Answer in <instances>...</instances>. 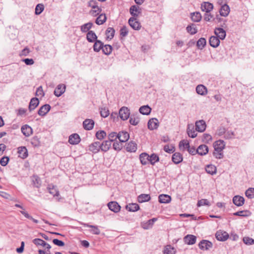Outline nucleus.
I'll use <instances>...</instances> for the list:
<instances>
[{"mask_svg":"<svg viewBox=\"0 0 254 254\" xmlns=\"http://www.w3.org/2000/svg\"><path fill=\"white\" fill-rule=\"evenodd\" d=\"M39 101L37 98L34 97L31 99L29 105V110L31 111L34 110L39 105Z\"/></svg>","mask_w":254,"mask_h":254,"instance_id":"obj_28","label":"nucleus"},{"mask_svg":"<svg viewBox=\"0 0 254 254\" xmlns=\"http://www.w3.org/2000/svg\"><path fill=\"white\" fill-rule=\"evenodd\" d=\"M30 142L34 147H37L40 145V141L37 136H34L31 139Z\"/></svg>","mask_w":254,"mask_h":254,"instance_id":"obj_63","label":"nucleus"},{"mask_svg":"<svg viewBox=\"0 0 254 254\" xmlns=\"http://www.w3.org/2000/svg\"><path fill=\"white\" fill-rule=\"evenodd\" d=\"M106 136V133L104 130H99L96 133V137L99 140L103 139Z\"/></svg>","mask_w":254,"mask_h":254,"instance_id":"obj_61","label":"nucleus"},{"mask_svg":"<svg viewBox=\"0 0 254 254\" xmlns=\"http://www.w3.org/2000/svg\"><path fill=\"white\" fill-rule=\"evenodd\" d=\"M44 9V5L42 3L38 4L35 7V13L36 15L40 14Z\"/></svg>","mask_w":254,"mask_h":254,"instance_id":"obj_54","label":"nucleus"},{"mask_svg":"<svg viewBox=\"0 0 254 254\" xmlns=\"http://www.w3.org/2000/svg\"><path fill=\"white\" fill-rule=\"evenodd\" d=\"M115 31L113 28L109 27L106 31V35L107 39L111 40L113 38Z\"/></svg>","mask_w":254,"mask_h":254,"instance_id":"obj_40","label":"nucleus"},{"mask_svg":"<svg viewBox=\"0 0 254 254\" xmlns=\"http://www.w3.org/2000/svg\"><path fill=\"white\" fill-rule=\"evenodd\" d=\"M118 133L116 132H112L108 135V141L111 143L114 142L118 139Z\"/></svg>","mask_w":254,"mask_h":254,"instance_id":"obj_55","label":"nucleus"},{"mask_svg":"<svg viewBox=\"0 0 254 254\" xmlns=\"http://www.w3.org/2000/svg\"><path fill=\"white\" fill-rule=\"evenodd\" d=\"M216 238L220 241H225L229 238L228 234L225 231H219L215 234Z\"/></svg>","mask_w":254,"mask_h":254,"instance_id":"obj_6","label":"nucleus"},{"mask_svg":"<svg viewBox=\"0 0 254 254\" xmlns=\"http://www.w3.org/2000/svg\"><path fill=\"white\" fill-rule=\"evenodd\" d=\"M119 114L121 119L123 121H126L127 120L129 117V110L126 107H123L119 110Z\"/></svg>","mask_w":254,"mask_h":254,"instance_id":"obj_2","label":"nucleus"},{"mask_svg":"<svg viewBox=\"0 0 254 254\" xmlns=\"http://www.w3.org/2000/svg\"><path fill=\"white\" fill-rule=\"evenodd\" d=\"M106 20L107 17L106 16V14L102 13L100 14L96 18L95 20V23L97 25H102L106 22Z\"/></svg>","mask_w":254,"mask_h":254,"instance_id":"obj_37","label":"nucleus"},{"mask_svg":"<svg viewBox=\"0 0 254 254\" xmlns=\"http://www.w3.org/2000/svg\"><path fill=\"white\" fill-rule=\"evenodd\" d=\"M118 139L121 142H125L129 138V133L127 131H120L118 133Z\"/></svg>","mask_w":254,"mask_h":254,"instance_id":"obj_9","label":"nucleus"},{"mask_svg":"<svg viewBox=\"0 0 254 254\" xmlns=\"http://www.w3.org/2000/svg\"><path fill=\"white\" fill-rule=\"evenodd\" d=\"M126 150L127 152H135L137 150V144L133 141H129L126 146Z\"/></svg>","mask_w":254,"mask_h":254,"instance_id":"obj_23","label":"nucleus"},{"mask_svg":"<svg viewBox=\"0 0 254 254\" xmlns=\"http://www.w3.org/2000/svg\"><path fill=\"white\" fill-rule=\"evenodd\" d=\"M33 243L36 246H45L47 245L46 243L41 239H34L33 240Z\"/></svg>","mask_w":254,"mask_h":254,"instance_id":"obj_62","label":"nucleus"},{"mask_svg":"<svg viewBox=\"0 0 254 254\" xmlns=\"http://www.w3.org/2000/svg\"><path fill=\"white\" fill-rule=\"evenodd\" d=\"M196 92L198 94L205 95L207 93V89L203 85L199 84L196 87Z\"/></svg>","mask_w":254,"mask_h":254,"instance_id":"obj_27","label":"nucleus"},{"mask_svg":"<svg viewBox=\"0 0 254 254\" xmlns=\"http://www.w3.org/2000/svg\"><path fill=\"white\" fill-rule=\"evenodd\" d=\"M220 14L222 16H227L230 12V8L227 4L223 5L220 9Z\"/></svg>","mask_w":254,"mask_h":254,"instance_id":"obj_29","label":"nucleus"},{"mask_svg":"<svg viewBox=\"0 0 254 254\" xmlns=\"http://www.w3.org/2000/svg\"><path fill=\"white\" fill-rule=\"evenodd\" d=\"M194 24H192L191 25H188L187 27V31L191 35H193L197 32V29L194 27Z\"/></svg>","mask_w":254,"mask_h":254,"instance_id":"obj_60","label":"nucleus"},{"mask_svg":"<svg viewBox=\"0 0 254 254\" xmlns=\"http://www.w3.org/2000/svg\"><path fill=\"white\" fill-rule=\"evenodd\" d=\"M17 152L19 154V157L22 159H25L28 156L27 150L24 146H21L18 147Z\"/></svg>","mask_w":254,"mask_h":254,"instance_id":"obj_25","label":"nucleus"},{"mask_svg":"<svg viewBox=\"0 0 254 254\" xmlns=\"http://www.w3.org/2000/svg\"><path fill=\"white\" fill-rule=\"evenodd\" d=\"M150 164L154 165L156 162L159 161V157L158 155L155 153H152L150 155Z\"/></svg>","mask_w":254,"mask_h":254,"instance_id":"obj_52","label":"nucleus"},{"mask_svg":"<svg viewBox=\"0 0 254 254\" xmlns=\"http://www.w3.org/2000/svg\"><path fill=\"white\" fill-rule=\"evenodd\" d=\"M196 152L200 155H205L208 152V147L205 144L200 145L197 148Z\"/></svg>","mask_w":254,"mask_h":254,"instance_id":"obj_16","label":"nucleus"},{"mask_svg":"<svg viewBox=\"0 0 254 254\" xmlns=\"http://www.w3.org/2000/svg\"><path fill=\"white\" fill-rule=\"evenodd\" d=\"M21 131L25 136H29L32 133V129L30 126L25 125L22 127Z\"/></svg>","mask_w":254,"mask_h":254,"instance_id":"obj_30","label":"nucleus"},{"mask_svg":"<svg viewBox=\"0 0 254 254\" xmlns=\"http://www.w3.org/2000/svg\"><path fill=\"white\" fill-rule=\"evenodd\" d=\"M84 226L91 228L92 229L90 231V232L93 234L96 235H99L100 233V231L96 226L91 225L88 224H84Z\"/></svg>","mask_w":254,"mask_h":254,"instance_id":"obj_47","label":"nucleus"},{"mask_svg":"<svg viewBox=\"0 0 254 254\" xmlns=\"http://www.w3.org/2000/svg\"><path fill=\"white\" fill-rule=\"evenodd\" d=\"M206 124L203 120H199L195 123L196 130L199 132H203L206 128Z\"/></svg>","mask_w":254,"mask_h":254,"instance_id":"obj_15","label":"nucleus"},{"mask_svg":"<svg viewBox=\"0 0 254 254\" xmlns=\"http://www.w3.org/2000/svg\"><path fill=\"white\" fill-rule=\"evenodd\" d=\"M80 141L79 135L77 133H73L69 137L68 142L71 144H77Z\"/></svg>","mask_w":254,"mask_h":254,"instance_id":"obj_17","label":"nucleus"},{"mask_svg":"<svg viewBox=\"0 0 254 254\" xmlns=\"http://www.w3.org/2000/svg\"><path fill=\"white\" fill-rule=\"evenodd\" d=\"M65 85L64 84L58 85L55 89L54 94L57 97H60L65 92Z\"/></svg>","mask_w":254,"mask_h":254,"instance_id":"obj_11","label":"nucleus"},{"mask_svg":"<svg viewBox=\"0 0 254 254\" xmlns=\"http://www.w3.org/2000/svg\"><path fill=\"white\" fill-rule=\"evenodd\" d=\"M34 187L39 188L41 184V181L37 176L34 175L31 178Z\"/></svg>","mask_w":254,"mask_h":254,"instance_id":"obj_36","label":"nucleus"},{"mask_svg":"<svg viewBox=\"0 0 254 254\" xmlns=\"http://www.w3.org/2000/svg\"><path fill=\"white\" fill-rule=\"evenodd\" d=\"M111 143L110 141L105 140L102 143H100V148L102 151L106 152L110 149Z\"/></svg>","mask_w":254,"mask_h":254,"instance_id":"obj_32","label":"nucleus"},{"mask_svg":"<svg viewBox=\"0 0 254 254\" xmlns=\"http://www.w3.org/2000/svg\"><path fill=\"white\" fill-rule=\"evenodd\" d=\"M205 170L206 172L210 175H214L216 173V167L212 164L207 165L206 166Z\"/></svg>","mask_w":254,"mask_h":254,"instance_id":"obj_43","label":"nucleus"},{"mask_svg":"<svg viewBox=\"0 0 254 254\" xmlns=\"http://www.w3.org/2000/svg\"><path fill=\"white\" fill-rule=\"evenodd\" d=\"M251 214V212L249 210H242L235 212L233 215L235 216L248 217Z\"/></svg>","mask_w":254,"mask_h":254,"instance_id":"obj_53","label":"nucleus"},{"mask_svg":"<svg viewBox=\"0 0 254 254\" xmlns=\"http://www.w3.org/2000/svg\"><path fill=\"white\" fill-rule=\"evenodd\" d=\"M171 200L170 196L167 194H161L159 196V201L162 203H167Z\"/></svg>","mask_w":254,"mask_h":254,"instance_id":"obj_33","label":"nucleus"},{"mask_svg":"<svg viewBox=\"0 0 254 254\" xmlns=\"http://www.w3.org/2000/svg\"><path fill=\"white\" fill-rule=\"evenodd\" d=\"M157 220V218H153L151 219L148 220L146 222H143L141 224L142 227L144 229H148L149 228H151L155 222H156Z\"/></svg>","mask_w":254,"mask_h":254,"instance_id":"obj_18","label":"nucleus"},{"mask_svg":"<svg viewBox=\"0 0 254 254\" xmlns=\"http://www.w3.org/2000/svg\"><path fill=\"white\" fill-rule=\"evenodd\" d=\"M172 160L175 164H178L183 161V157L180 153L175 152L172 155Z\"/></svg>","mask_w":254,"mask_h":254,"instance_id":"obj_24","label":"nucleus"},{"mask_svg":"<svg viewBox=\"0 0 254 254\" xmlns=\"http://www.w3.org/2000/svg\"><path fill=\"white\" fill-rule=\"evenodd\" d=\"M212 243L208 241L203 240L198 244V247L202 250H208L212 247Z\"/></svg>","mask_w":254,"mask_h":254,"instance_id":"obj_4","label":"nucleus"},{"mask_svg":"<svg viewBox=\"0 0 254 254\" xmlns=\"http://www.w3.org/2000/svg\"><path fill=\"white\" fill-rule=\"evenodd\" d=\"M139 112L142 115H148L151 111V108L148 105L141 106L139 109Z\"/></svg>","mask_w":254,"mask_h":254,"instance_id":"obj_42","label":"nucleus"},{"mask_svg":"<svg viewBox=\"0 0 254 254\" xmlns=\"http://www.w3.org/2000/svg\"><path fill=\"white\" fill-rule=\"evenodd\" d=\"M245 194L249 198H254V188H250L245 192Z\"/></svg>","mask_w":254,"mask_h":254,"instance_id":"obj_57","label":"nucleus"},{"mask_svg":"<svg viewBox=\"0 0 254 254\" xmlns=\"http://www.w3.org/2000/svg\"><path fill=\"white\" fill-rule=\"evenodd\" d=\"M225 147V143L222 140H218L213 143V156L216 159H221L224 157L223 149Z\"/></svg>","mask_w":254,"mask_h":254,"instance_id":"obj_1","label":"nucleus"},{"mask_svg":"<svg viewBox=\"0 0 254 254\" xmlns=\"http://www.w3.org/2000/svg\"><path fill=\"white\" fill-rule=\"evenodd\" d=\"M49 192L52 194L53 197L58 201H60L61 199V197H60L59 191L56 186H53L52 188L51 186H49Z\"/></svg>","mask_w":254,"mask_h":254,"instance_id":"obj_5","label":"nucleus"},{"mask_svg":"<svg viewBox=\"0 0 254 254\" xmlns=\"http://www.w3.org/2000/svg\"><path fill=\"white\" fill-rule=\"evenodd\" d=\"M150 199L151 197L150 195L148 194H141L137 197V200L139 203L148 201Z\"/></svg>","mask_w":254,"mask_h":254,"instance_id":"obj_31","label":"nucleus"},{"mask_svg":"<svg viewBox=\"0 0 254 254\" xmlns=\"http://www.w3.org/2000/svg\"><path fill=\"white\" fill-rule=\"evenodd\" d=\"M210 45L213 48H217L220 44V39L215 36H212L209 40Z\"/></svg>","mask_w":254,"mask_h":254,"instance_id":"obj_21","label":"nucleus"},{"mask_svg":"<svg viewBox=\"0 0 254 254\" xmlns=\"http://www.w3.org/2000/svg\"><path fill=\"white\" fill-rule=\"evenodd\" d=\"M190 146V143L187 140H181L179 143V147L181 150H188Z\"/></svg>","mask_w":254,"mask_h":254,"instance_id":"obj_48","label":"nucleus"},{"mask_svg":"<svg viewBox=\"0 0 254 254\" xmlns=\"http://www.w3.org/2000/svg\"><path fill=\"white\" fill-rule=\"evenodd\" d=\"M100 148V142H94L89 145V150L93 153H96L99 151Z\"/></svg>","mask_w":254,"mask_h":254,"instance_id":"obj_14","label":"nucleus"},{"mask_svg":"<svg viewBox=\"0 0 254 254\" xmlns=\"http://www.w3.org/2000/svg\"><path fill=\"white\" fill-rule=\"evenodd\" d=\"M93 23L90 22L85 23L80 26V30L83 33L88 32L93 26Z\"/></svg>","mask_w":254,"mask_h":254,"instance_id":"obj_39","label":"nucleus"},{"mask_svg":"<svg viewBox=\"0 0 254 254\" xmlns=\"http://www.w3.org/2000/svg\"><path fill=\"white\" fill-rule=\"evenodd\" d=\"M191 18L194 22H199L201 19V14L199 12L192 13H191Z\"/></svg>","mask_w":254,"mask_h":254,"instance_id":"obj_44","label":"nucleus"},{"mask_svg":"<svg viewBox=\"0 0 254 254\" xmlns=\"http://www.w3.org/2000/svg\"><path fill=\"white\" fill-rule=\"evenodd\" d=\"M94 42L93 50L96 52H99L101 50H102L104 45L103 43L98 40H96Z\"/></svg>","mask_w":254,"mask_h":254,"instance_id":"obj_34","label":"nucleus"},{"mask_svg":"<svg viewBox=\"0 0 254 254\" xmlns=\"http://www.w3.org/2000/svg\"><path fill=\"white\" fill-rule=\"evenodd\" d=\"M196 237L192 235H187L184 238L185 244L189 245H193L196 243Z\"/></svg>","mask_w":254,"mask_h":254,"instance_id":"obj_7","label":"nucleus"},{"mask_svg":"<svg viewBox=\"0 0 254 254\" xmlns=\"http://www.w3.org/2000/svg\"><path fill=\"white\" fill-rule=\"evenodd\" d=\"M123 142H121L119 141L118 142L117 140H116L114 142L113 144V147L115 150L119 151L121 150L123 147Z\"/></svg>","mask_w":254,"mask_h":254,"instance_id":"obj_59","label":"nucleus"},{"mask_svg":"<svg viewBox=\"0 0 254 254\" xmlns=\"http://www.w3.org/2000/svg\"><path fill=\"white\" fill-rule=\"evenodd\" d=\"M126 208L129 211L135 212L139 209V206L137 203H129L126 205Z\"/></svg>","mask_w":254,"mask_h":254,"instance_id":"obj_41","label":"nucleus"},{"mask_svg":"<svg viewBox=\"0 0 254 254\" xmlns=\"http://www.w3.org/2000/svg\"><path fill=\"white\" fill-rule=\"evenodd\" d=\"M206 41L204 38H200L196 43V46L199 49L202 50L206 45Z\"/></svg>","mask_w":254,"mask_h":254,"instance_id":"obj_51","label":"nucleus"},{"mask_svg":"<svg viewBox=\"0 0 254 254\" xmlns=\"http://www.w3.org/2000/svg\"><path fill=\"white\" fill-rule=\"evenodd\" d=\"M233 202L237 206H241L244 204L245 199L243 196L236 195L233 198Z\"/></svg>","mask_w":254,"mask_h":254,"instance_id":"obj_22","label":"nucleus"},{"mask_svg":"<svg viewBox=\"0 0 254 254\" xmlns=\"http://www.w3.org/2000/svg\"><path fill=\"white\" fill-rule=\"evenodd\" d=\"M113 48L110 45H103L102 48L103 53L106 55H109L112 52Z\"/></svg>","mask_w":254,"mask_h":254,"instance_id":"obj_49","label":"nucleus"},{"mask_svg":"<svg viewBox=\"0 0 254 254\" xmlns=\"http://www.w3.org/2000/svg\"><path fill=\"white\" fill-rule=\"evenodd\" d=\"M214 33L216 35V37H217L221 40H224L226 36V31L221 28H216L214 30Z\"/></svg>","mask_w":254,"mask_h":254,"instance_id":"obj_13","label":"nucleus"},{"mask_svg":"<svg viewBox=\"0 0 254 254\" xmlns=\"http://www.w3.org/2000/svg\"><path fill=\"white\" fill-rule=\"evenodd\" d=\"M243 240L246 245H251L254 244V239L249 237H244Z\"/></svg>","mask_w":254,"mask_h":254,"instance_id":"obj_64","label":"nucleus"},{"mask_svg":"<svg viewBox=\"0 0 254 254\" xmlns=\"http://www.w3.org/2000/svg\"><path fill=\"white\" fill-rule=\"evenodd\" d=\"M102 11V9L98 6L95 9H92L89 11V14L92 16H97Z\"/></svg>","mask_w":254,"mask_h":254,"instance_id":"obj_56","label":"nucleus"},{"mask_svg":"<svg viewBox=\"0 0 254 254\" xmlns=\"http://www.w3.org/2000/svg\"><path fill=\"white\" fill-rule=\"evenodd\" d=\"M187 133L188 135L191 137L194 138L197 135V133L194 130V127L192 125H189L187 128Z\"/></svg>","mask_w":254,"mask_h":254,"instance_id":"obj_38","label":"nucleus"},{"mask_svg":"<svg viewBox=\"0 0 254 254\" xmlns=\"http://www.w3.org/2000/svg\"><path fill=\"white\" fill-rule=\"evenodd\" d=\"M128 24L130 27L135 30H139L141 28L140 22L135 17H130L128 20Z\"/></svg>","mask_w":254,"mask_h":254,"instance_id":"obj_3","label":"nucleus"},{"mask_svg":"<svg viewBox=\"0 0 254 254\" xmlns=\"http://www.w3.org/2000/svg\"><path fill=\"white\" fill-rule=\"evenodd\" d=\"M213 8V4L209 2H203L201 4V10L206 12H209L212 10Z\"/></svg>","mask_w":254,"mask_h":254,"instance_id":"obj_20","label":"nucleus"},{"mask_svg":"<svg viewBox=\"0 0 254 254\" xmlns=\"http://www.w3.org/2000/svg\"><path fill=\"white\" fill-rule=\"evenodd\" d=\"M148 157L149 154L145 152L142 153L139 155V160L142 165H146L147 164Z\"/></svg>","mask_w":254,"mask_h":254,"instance_id":"obj_35","label":"nucleus"},{"mask_svg":"<svg viewBox=\"0 0 254 254\" xmlns=\"http://www.w3.org/2000/svg\"><path fill=\"white\" fill-rule=\"evenodd\" d=\"M108 206L110 210L115 213L119 212L121 209L120 205L116 201H111L109 202Z\"/></svg>","mask_w":254,"mask_h":254,"instance_id":"obj_10","label":"nucleus"},{"mask_svg":"<svg viewBox=\"0 0 254 254\" xmlns=\"http://www.w3.org/2000/svg\"><path fill=\"white\" fill-rule=\"evenodd\" d=\"M159 126V122L156 118L150 119L148 122V127L150 130L157 129Z\"/></svg>","mask_w":254,"mask_h":254,"instance_id":"obj_12","label":"nucleus"},{"mask_svg":"<svg viewBox=\"0 0 254 254\" xmlns=\"http://www.w3.org/2000/svg\"><path fill=\"white\" fill-rule=\"evenodd\" d=\"M94 121L92 119H86L83 122V126L85 129L87 130H91L94 125Z\"/></svg>","mask_w":254,"mask_h":254,"instance_id":"obj_8","label":"nucleus"},{"mask_svg":"<svg viewBox=\"0 0 254 254\" xmlns=\"http://www.w3.org/2000/svg\"><path fill=\"white\" fill-rule=\"evenodd\" d=\"M86 39L89 42L93 43L97 40V36L93 31H89L86 35Z\"/></svg>","mask_w":254,"mask_h":254,"instance_id":"obj_26","label":"nucleus"},{"mask_svg":"<svg viewBox=\"0 0 254 254\" xmlns=\"http://www.w3.org/2000/svg\"><path fill=\"white\" fill-rule=\"evenodd\" d=\"M139 120V118L137 116L131 115L129 119V123L133 126H136Z\"/></svg>","mask_w":254,"mask_h":254,"instance_id":"obj_46","label":"nucleus"},{"mask_svg":"<svg viewBox=\"0 0 254 254\" xmlns=\"http://www.w3.org/2000/svg\"><path fill=\"white\" fill-rule=\"evenodd\" d=\"M129 12L133 17H137L141 13V8L137 5H132L129 8Z\"/></svg>","mask_w":254,"mask_h":254,"instance_id":"obj_19","label":"nucleus"},{"mask_svg":"<svg viewBox=\"0 0 254 254\" xmlns=\"http://www.w3.org/2000/svg\"><path fill=\"white\" fill-rule=\"evenodd\" d=\"M211 205L210 202L206 199H201L199 200L197 203V206L200 207L203 205L209 206Z\"/></svg>","mask_w":254,"mask_h":254,"instance_id":"obj_58","label":"nucleus"},{"mask_svg":"<svg viewBox=\"0 0 254 254\" xmlns=\"http://www.w3.org/2000/svg\"><path fill=\"white\" fill-rule=\"evenodd\" d=\"M163 253L164 254H175L176 253V250L174 247L169 245L165 247Z\"/></svg>","mask_w":254,"mask_h":254,"instance_id":"obj_45","label":"nucleus"},{"mask_svg":"<svg viewBox=\"0 0 254 254\" xmlns=\"http://www.w3.org/2000/svg\"><path fill=\"white\" fill-rule=\"evenodd\" d=\"M48 113V104L42 106L38 111V114L39 116H44Z\"/></svg>","mask_w":254,"mask_h":254,"instance_id":"obj_50","label":"nucleus"}]
</instances>
